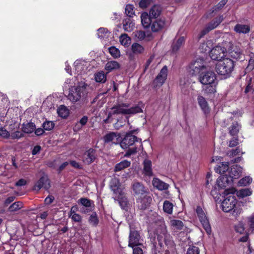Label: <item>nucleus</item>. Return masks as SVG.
Returning <instances> with one entry per match:
<instances>
[{
  "instance_id": "obj_1",
  "label": "nucleus",
  "mask_w": 254,
  "mask_h": 254,
  "mask_svg": "<svg viewBox=\"0 0 254 254\" xmlns=\"http://www.w3.org/2000/svg\"><path fill=\"white\" fill-rule=\"evenodd\" d=\"M88 93V85L85 82H79L77 86H71L69 88L67 98L72 103L83 101Z\"/></svg>"
},
{
  "instance_id": "obj_2",
  "label": "nucleus",
  "mask_w": 254,
  "mask_h": 254,
  "mask_svg": "<svg viewBox=\"0 0 254 254\" xmlns=\"http://www.w3.org/2000/svg\"><path fill=\"white\" fill-rule=\"evenodd\" d=\"M221 208L225 212H231L235 217H238L242 212L241 205L237 204L235 196L228 195L222 202Z\"/></svg>"
},
{
  "instance_id": "obj_3",
  "label": "nucleus",
  "mask_w": 254,
  "mask_h": 254,
  "mask_svg": "<svg viewBox=\"0 0 254 254\" xmlns=\"http://www.w3.org/2000/svg\"><path fill=\"white\" fill-rule=\"evenodd\" d=\"M129 107V105L127 103H118L111 108V109L112 110V112L109 113V117H112L113 115L115 114L132 115L142 112V110L138 106H135L131 108Z\"/></svg>"
},
{
  "instance_id": "obj_4",
  "label": "nucleus",
  "mask_w": 254,
  "mask_h": 254,
  "mask_svg": "<svg viewBox=\"0 0 254 254\" xmlns=\"http://www.w3.org/2000/svg\"><path fill=\"white\" fill-rule=\"evenodd\" d=\"M131 132L127 133L125 137L120 142L121 147L124 149H127L125 156L128 157L131 155L135 154L137 152V147H132L129 148V147L133 145L135 142H141V139H138L136 136L132 135Z\"/></svg>"
},
{
  "instance_id": "obj_5",
  "label": "nucleus",
  "mask_w": 254,
  "mask_h": 254,
  "mask_svg": "<svg viewBox=\"0 0 254 254\" xmlns=\"http://www.w3.org/2000/svg\"><path fill=\"white\" fill-rule=\"evenodd\" d=\"M234 62L227 58L218 61L216 64V71L218 74L222 75H228L233 70Z\"/></svg>"
},
{
  "instance_id": "obj_6",
  "label": "nucleus",
  "mask_w": 254,
  "mask_h": 254,
  "mask_svg": "<svg viewBox=\"0 0 254 254\" xmlns=\"http://www.w3.org/2000/svg\"><path fill=\"white\" fill-rule=\"evenodd\" d=\"M228 54L230 57L236 61H243L245 58L243 50L241 48V44L236 43L233 44L231 42L229 43L228 49Z\"/></svg>"
},
{
  "instance_id": "obj_7",
  "label": "nucleus",
  "mask_w": 254,
  "mask_h": 254,
  "mask_svg": "<svg viewBox=\"0 0 254 254\" xmlns=\"http://www.w3.org/2000/svg\"><path fill=\"white\" fill-rule=\"evenodd\" d=\"M157 239L161 247L163 243L167 245L171 243V236L164 224L160 225V228L157 230Z\"/></svg>"
},
{
  "instance_id": "obj_8",
  "label": "nucleus",
  "mask_w": 254,
  "mask_h": 254,
  "mask_svg": "<svg viewBox=\"0 0 254 254\" xmlns=\"http://www.w3.org/2000/svg\"><path fill=\"white\" fill-rule=\"evenodd\" d=\"M199 81L203 85L218 83L216 74L210 70L202 72L199 75Z\"/></svg>"
},
{
  "instance_id": "obj_9",
  "label": "nucleus",
  "mask_w": 254,
  "mask_h": 254,
  "mask_svg": "<svg viewBox=\"0 0 254 254\" xmlns=\"http://www.w3.org/2000/svg\"><path fill=\"white\" fill-rule=\"evenodd\" d=\"M196 212L204 229L207 234H210L211 232V226L202 208L197 206L196 209Z\"/></svg>"
},
{
  "instance_id": "obj_10",
  "label": "nucleus",
  "mask_w": 254,
  "mask_h": 254,
  "mask_svg": "<svg viewBox=\"0 0 254 254\" xmlns=\"http://www.w3.org/2000/svg\"><path fill=\"white\" fill-rule=\"evenodd\" d=\"M151 201L152 197L149 193L139 196L136 199L137 206L140 210H145L149 206Z\"/></svg>"
},
{
  "instance_id": "obj_11",
  "label": "nucleus",
  "mask_w": 254,
  "mask_h": 254,
  "mask_svg": "<svg viewBox=\"0 0 254 254\" xmlns=\"http://www.w3.org/2000/svg\"><path fill=\"white\" fill-rule=\"evenodd\" d=\"M226 51V49L224 47L216 46L210 51V57L213 60L221 61L225 56Z\"/></svg>"
},
{
  "instance_id": "obj_12",
  "label": "nucleus",
  "mask_w": 254,
  "mask_h": 254,
  "mask_svg": "<svg viewBox=\"0 0 254 254\" xmlns=\"http://www.w3.org/2000/svg\"><path fill=\"white\" fill-rule=\"evenodd\" d=\"M131 189L134 196H141L148 193L147 189L140 182L134 181L131 185Z\"/></svg>"
},
{
  "instance_id": "obj_13",
  "label": "nucleus",
  "mask_w": 254,
  "mask_h": 254,
  "mask_svg": "<svg viewBox=\"0 0 254 254\" xmlns=\"http://www.w3.org/2000/svg\"><path fill=\"white\" fill-rule=\"evenodd\" d=\"M167 76V68L164 66L161 70L160 73L154 80L153 84L154 86H160L165 82Z\"/></svg>"
},
{
  "instance_id": "obj_14",
  "label": "nucleus",
  "mask_w": 254,
  "mask_h": 254,
  "mask_svg": "<svg viewBox=\"0 0 254 254\" xmlns=\"http://www.w3.org/2000/svg\"><path fill=\"white\" fill-rule=\"evenodd\" d=\"M232 178L227 175L220 176L217 180V183L219 187L224 189L231 186L232 184Z\"/></svg>"
},
{
  "instance_id": "obj_15",
  "label": "nucleus",
  "mask_w": 254,
  "mask_h": 254,
  "mask_svg": "<svg viewBox=\"0 0 254 254\" xmlns=\"http://www.w3.org/2000/svg\"><path fill=\"white\" fill-rule=\"evenodd\" d=\"M42 188L46 190L50 188V181L47 176L42 177L34 185L33 190L39 191Z\"/></svg>"
},
{
  "instance_id": "obj_16",
  "label": "nucleus",
  "mask_w": 254,
  "mask_h": 254,
  "mask_svg": "<svg viewBox=\"0 0 254 254\" xmlns=\"http://www.w3.org/2000/svg\"><path fill=\"white\" fill-rule=\"evenodd\" d=\"M78 203L81 204L86 208H83L81 212L84 213H88L92 210L94 208V202L87 198H81L78 200Z\"/></svg>"
},
{
  "instance_id": "obj_17",
  "label": "nucleus",
  "mask_w": 254,
  "mask_h": 254,
  "mask_svg": "<svg viewBox=\"0 0 254 254\" xmlns=\"http://www.w3.org/2000/svg\"><path fill=\"white\" fill-rule=\"evenodd\" d=\"M129 238V247L133 248L141 244L140 242V235L137 231H130Z\"/></svg>"
},
{
  "instance_id": "obj_18",
  "label": "nucleus",
  "mask_w": 254,
  "mask_h": 254,
  "mask_svg": "<svg viewBox=\"0 0 254 254\" xmlns=\"http://www.w3.org/2000/svg\"><path fill=\"white\" fill-rule=\"evenodd\" d=\"M104 140L106 143L112 142L117 144L121 141V135L120 133L114 132H110L104 136Z\"/></svg>"
},
{
  "instance_id": "obj_19",
  "label": "nucleus",
  "mask_w": 254,
  "mask_h": 254,
  "mask_svg": "<svg viewBox=\"0 0 254 254\" xmlns=\"http://www.w3.org/2000/svg\"><path fill=\"white\" fill-rule=\"evenodd\" d=\"M96 157V150L92 148H90L84 153L83 161L87 164H90L95 161Z\"/></svg>"
},
{
  "instance_id": "obj_20",
  "label": "nucleus",
  "mask_w": 254,
  "mask_h": 254,
  "mask_svg": "<svg viewBox=\"0 0 254 254\" xmlns=\"http://www.w3.org/2000/svg\"><path fill=\"white\" fill-rule=\"evenodd\" d=\"M134 37L138 41H149L153 39V37L152 34L150 32H147L146 33L141 30H137L135 31L134 33Z\"/></svg>"
},
{
  "instance_id": "obj_21",
  "label": "nucleus",
  "mask_w": 254,
  "mask_h": 254,
  "mask_svg": "<svg viewBox=\"0 0 254 254\" xmlns=\"http://www.w3.org/2000/svg\"><path fill=\"white\" fill-rule=\"evenodd\" d=\"M165 21L162 19H153L150 28L152 32H158L164 27Z\"/></svg>"
},
{
  "instance_id": "obj_22",
  "label": "nucleus",
  "mask_w": 254,
  "mask_h": 254,
  "mask_svg": "<svg viewBox=\"0 0 254 254\" xmlns=\"http://www.w3.org/2000/svg\"><path fill=\"white\" fill-rule=\"evenodd\" d=\"M153 20V18L146 12H144L141 15V23L145 28L150 27Z\"/></svg>"
},
{
  "instance_id": "obj_23",
  "label": "nucleus",
  "mask_w": 254,
  "mask_h": 254,
  "mask_svg": "<svg viewBox=\"0 0 254 254\" xmlns=\"http://www.w3.org/2000/svg\"><path fill=\"white\" fill-rule=\"evenodd\" d=\"M152 185L154 188L160 190H167L169 187L168 184L157 178H154L153 179Z\"/></svg>"
},
{
  "instance_id": "obj_24",
  "label": "nucleus",
  "mask_w": 254,
  "mask_h": 254,
  "mask_svg": "<svg viewBox=\"0 0 254 254\" xmlns=\"http://www.w3.org/2000/svg\"><path fill=\"white\" fill-rule=\"evenodd\" d=\"M111 187L114 193L116 195V197L118 199L120 198V197H121L125 196L123 190L120 186L119 182L118 181L115 180V183L113 184V185H112Z\"/></svg>"
},
{
  "instance_id": "obj_25",
  "label": "nucleus",
  "mask_w": 254,
  "mask_h": 254,
  "mask_svg": "<svg viewBox=\"0 0 254 254\" xmlns=\"http://www.w3.org/2000/svg\"><path fill=\"white\" fill-rule=\"evenodd\" d=\"M111 187L114 193L116 195V197L118 199L120 198V197H121L125 196L123 190L120 186L119 182L118 181L115 180V183L113 184V185H112Z\"/></svg>"
},
{
  "instance_id": "obj_26",
  "label": "nucleus",
  "mask_w": 254,
  "mask_h": 254,
  "mask_svg": "<svg viewBox=\"0 0 254 254\" xmlns=\"http://www.w3.org/2000/svg\"><path fill=\"white\" fill-rule=\"evenodd\" d=\"M197 101L199 106L205 114L209 112L210 109L208 103L203 96H198L197 97Z\"/></svg>"
},
{
  "instance_id": "obj_27",
  "label": "nucleus",
  "mask_w": 254,
  "mask_h": 254,
  "mask_svg": "<svg viewBox=\"0 0 254 254\" xmlns=\"http://www.w3.org/2000/svg\"><path fill=\"white\" fill-rule=\"evenodd\" d=\"M234 30L239 34H247L250 31V27L248 25L237 24L235 26Z\"/></svg>"
},
{
  "instance_id": "obj_28",
  "label": "nucleus",
  "mask_w": 254,
  "mask_h": 254,
  "mask_svg": "<svg viewBox=\"0 0 254 254\" xmlns=\"http://www.w3.org/2000/svg\"><path fill=\"white\" fill-rule=\"evenodd\" d=\"M151 166V161L148 159H145L144 161L143 172L145 175L148 176H151L153 175Z\"/></svg>"
},
{
  "instance_id": "obj_29",
  "label": "nucleus",
  "mask_w": 254,
  "mask_h": 254,
  "mask_svg": "<svg viewBox=\"0 0 254 254\" xmlns=\"http://www.w3.org/2000/svg\"><path fill=\"white\" fill-rule=\"evenodd\" d=\"M120 68V64L115 61H111L107 63L105 69L110 72L113 70L118 69Z\"/></svg>"
},
{
  "instance_id": "obj_30",
  "label": "nucleus",
  "mask_w": 254,
  "mask_h": 254,
  "mask_svg": "<svg viewBox=\"0 0 254 254\" xmlns=\"http://www.w3.org/2000/svg\"><path fill=\"white\" fill-rule=\"evenodd\" d=\"M123 28L127 32L132 31L134 27V23L130 18H127L123 21Z\"/></svg>"
},
{
  "instance_id": "obj_31",
  "label": "nucleus",
  "mask_w": 254,
  "mask_h": 254,
  "mask_svg": "<svg viewBox=\"0 0 254 254\" xmlns=\"http://www.w3.org/2000/svg\"><path fill=\"white\" fill-rule=\"evenodd\" d=\"M230 173L232 179L238 178L242 173V168L237 165H234L231 167Z\"/></svg>"
},
{
  "instance_id": "obj_32",
  "label": "nucleus",
  "mask_w": 254,
  "mask_h": 254,
  "mask_svg": "<svg viewBox=\"0 0 254 254\" xmlns=\"http://www.w3.org/2000/svg\"><path fill=\"white\" fill-rule=\"evenodd\" d=\"M205 86L202 90L204 93L207 95H213L216 92V87L217 84H204Z\"/></svg>"
},
{
  "instance_id": "obj_33",
  "label": "nucleus",
  "mask_w": 254,
  "mask_h": 254,
  "mask_svg": "<svg viewBox=\"0 0 254 254\" xmlns=\"http://www.w3.org/2000/svg\"><path fill=\"white\" fill-rule=\"evenodd\" d=\"M162 8L159 5H153L149 10L150 16L153 19H156L161 13Z\"/></svg>"
},
{
  "instance_id": "obj_34",
  "label": "nucleus",
  "mask_w": 254,
  "mask_h": 254,
  "mask_svg": "<svg viewBox=\"0 0 254 254\" xmlns=\"http://www.w3.org/2000/svg\"><path fill=\"white\" fill-rule=\"evenodd\" d=\"M224 20V17L223 15H221L218 17L216 18L214 20H212L207 25V26L208 27L209 30L211 31L213 29L216 28L221 22L223 21Z\"/></svg>"
},
{
  "instance_id": "obj_35",
  "label": "nucleus",
  "mask_w": 254,
  "mask_h": 254,
  "mask_svg": "<svg viewBox=\"0 0 254 254\" xmlns=\"http://www.w3.org/2000/svg\"><path fill=\"white\" fill-rule=\"evenodd\" d=\"M241 126L237 122H234L229 128V133L232 136H236L238 133Z\"/></svg>"
},
{
  "instance_id": "obj_36",
  "label": "nucleus",
  "mask_w": 254,
  "mask_h": 254,
  "mask_svg": "<svg viewBox=\"0 0 254 254\" xmlns=\"http://www.w3.org/2000/svg\"><path fill=\"white\" fill-rule=\"evenodd\" d=\"M131 51L134 54H141L144 51V48L139 44L134 43L131 45Z\"/></svg>"
},
{
  "instance_id": "obj_37",
  "label": "nucleus",
  "mask_w": 254,
  "mask_h": 254,
  "mask_svg": "<svg viewBox=\"0 0 254 254\" xmlns=\"http://www.w3.org/2000/svg\"><path fill=\"white\" fill-rule=\"evenodd\" d=\"M95 79L96 82L104 83L106 81V75L103 71H100L94 74Z\"/></svg>"
},
{
  "instance_id": "obj_38",
  "label": "nucleus",
  "mask_w": 254,
  "mask_h": 254,
  "mask_svg": "<svg viewBox=\"0 0 254 254\" xmlns=\"http://www.w3.org/2000/svg\"><path fill=\"white\" fill-rule=\"evenodd\" d=\"M57 113L60 117L65 118L68 115L69 110L65 106L61 105L58 108Z\"/></svg>"
},
{
  "instance_id": "obj_39",
  "label": "nucleus",
  "mask_w": 254,
  "mask_h": 254,
  "mask_svg": "<svg viewBox=\"0 0 254 254\" xmlns=\"http://www.w3.org/2000/svg\"><path fill=\"white\" fill-rule=\"evenodd\" d=\"M36 127L34 123H29L23 125L22 131L26 133H30L35 129Z\"/></svg>"
},
{
  "instance_id": "obj_40",
  "label": "nucleus",
  "mask_w": 254,
  "mask_h": 254,
  "mask_svg": "<svg viewBox=\"0 0 254 254\" xmlns=\"http://www.w3.org/2000/svg\"><path fill=\"white\" fill-rule=\"evenodd\" d=\"M130 165V162L127 160H123L116 164L115 166V171H121L126 168L128 167Z\"/></svg>"
},
{
  "instance_id": "obj_41",
  "label": "nucleus",
  "mask_w": 254,
  "mask_h": 254,
  "mask_svg": "<svg viewBox=\"0 0 254 254\" xmlns=\"http://www.w3.org/2000/svg\"><path fill=\"white\" fill-rule=\"evenodd\" d=\"M120 42L122 45L128 47L130 44L131 39L127 34H123L120 37Z\"/></svg>"
},
{
  "instance_id": "obj_42",
  "label": "nucleus",
  "mask_w": 254,
  "mask_h": 254,
  "mask_svg": "<svg viewBox=\"0 0 254 254\" xmlns=\"http://www.w3.org/2000/svg\"><path fill=\"white\" fill-rule=\"evenodd\" d=\"M185 42V38L184 37H181L177 41L174 43L172 45V50L173 52H177L182 46Z\"/></svg>"
},
{
  "instance_id": "obj_43",
  "label": "nucleus",
  "mask_w": 254,
  "mask_h": 254,
  "mask_svg": "<svg viewBox=\"0 0 254 254\" xmlns=\"http://www.w3.org/2000/svg\"><path fill=\"white\" fill-rule=\"evenodd\" d=\"M23 207V204L20 201L15 202L12 203L8 208V210L10 212L17 211Z\"/></svg>"
},
{
  "instance_id": "obj_44",
  "label": "nucleus",
  "mask_w": 254,
  "mask_h": 254,
  "mask_svg": "<svg viewBox=\"0 0 254 254\" xmlns=\"http://www.w3.org/2000/svg\"><path fill=\"white\" fill-rule=\"evenodd\" d=\"M173 204L168 200H165L163 203V210L164 212L171 214L172 213Z\"/></svg>"
},
{
  "instance_id": "obj_45",
  "label": "nucleus",
  "mask_w": 254,
  "mask_h": 254,
  "mask_svg": "<svg viewBox=\"0 0 254 254\" xmlns=\"http://www.w3.org/2000/svg\"><path fill=\"white\" fill-rule=\"evenodd\" d=\"M171 225L174 227V229L177 230H181L183 229L184 224L183 222L179 220L173 219L170 221Z\"/></svg>"
},
{
  "instance_id": "obj_46",
  "label": "nucleus",
  "mask_w": 254,
  "mask_h": 254,
  "mask_svg": "<svg viewBox=\"0 0 254 254\" xmlns=\"http://www.w3.org/2000/svg\"><path fill=\"white\" fill-rule=\"evenodd\" d=\"M237 194L238 197L243 198L251 195L252 191L249 189H244L238 191Z\"/></svg>"
},
{
  "instance_id": "obj_47",
  "label": "nucleus",
  "mask_w": 254,
  "mask_h": 254,
  "mask_svg": "<svg viewBox=\"0 0 254 254\" xmlns=\"http://www.w3.org/2000/svg\"><path fill=\"white\" fill-rule=\"evenodd\" d=\"M109 32L106 28H100L98 30V37L101 39L107 38L109 37Z\"/></svg>"
},
{
  "instance_id": "obj_48",
  "label": "nucleus",
  "mask_w": 254,
  "mask_h": 254,
  "mask_svg": "<svg viewBox=\"0 0 254 254\" xmlns=\"http://www.w3.org/2000/svg\"><path fill=\"white\" fill-rule=\"evenodd\" d=\"M89 223L93 226H96L99 223V219L96 212H93L89 219Z\"/></svg>"
},
{
  "instance_id": "obj_49",
  "label": "nucleus",
  "mask_w": 254,
  "mask_h": 254,
  "mask_svg": "<svg viewBox=\"0 0 254 254\" xmlns=\"http://www.w3.org/2000/svg\"><path fill=\"white\" fill-rule=\"evenodd\" d=\"M109 51L110 54L114 58H118L120 57V50L115 47L112 46L109 48Z\"/></svg>"
},
{
  "instance_id": "obj_50",
  "label": "nucleus",
  "mask_w": 254,
  "mask_h": 254,
  "mask_svg": "<svg viewBox=\"0 0 254 254\" xmlns=\"http://www.w3.org/2000/svg\"><path fill=\"white\" fill-rule=\"evenodd\" d=\"M55 126V124L52 121H46L42 124L44 129L46 130H52Z\"/></svg>"
},
{
  "instance_id": "obj_51",
  "label": "nucleus",
  "mask_w": 254,
  "mask_h": 254,
  "mask_svg": "<svg viewBox=\"0 0 254 254\" xmlns=\"http://www.w3.org/2000/svg\"><path fill=\"white\" fill-rule=\"evenodd\" d=\"M229 169V163H227L226 164H222L221 166H219L216 169V172L219 174H223L225 173L227 171H228Z\"/></svg>"
},
{
  "instance_id": "obj_52",
  "label": "nucleus",
  "mask_w": 254,
  "mask_h": 254,
  "mask_svg": "<svg viewBox=\"0 0 254 254\" xmlns=\"http://www.w3.org/2000/svg\"><path fill=\"white\" fill-rule=\"evenodd\" d=\"M118 199L121 207L123 209H125L128 204V201L127 197H126V196L121 197H120V198H119Z\"/></svg>"
},
{
  "instance_id": "obj_53",
  "label": "nucleus",
  "mask_w": 254,
  "mask_h": 254,
  "mask_svg": "<svg viewBox=\"0 0 254 254\" xmlns=\"http://www.w3.org/2000/svg\"><path fill=\"white\" fill-rule=\"evenodd\" d=\"M252 181V179L250 177H246L245 178H243L241 179L239 182V184L240 186H247L249 184H250Z\"/></svg>"
},
{
  "instance_id": "obj_54",
  "label": "nucleus",
  "mask_w": 254,
  "mask_h": 254,
  "mask_svg": "<svg viewBox=\"0 0 254 254\" xmlns=\"http://www.w3.org/2000/svg\"><path fill=\"white\" fill-rule=\"evenodd\" d=\"M125 12L128 16L129 17H131L134 14L133 5L130 4L127 5L125 8Z\"/></svg>"
},
{
  "instance_id": "obj_55",
  "label": "nucleus",
  "mask_w": 254,
  "mask_h": 254,
  "mask_svg": "<svg viewBox=\"0 0 254 254\" xmlns=\"http://www.w3.org/2000/svg\"><path fill=\"white\" fill-rule=\"evenodd\" d=\"M186 254H199V249L197 247L190 246L188 248Z\"/></svg>"
},
{
  "instance_id": "obj_56",
  "label": "nucleus",
  "mask_w": 254,
  "mask_h": 254,
  "mask_svg": "<svg viewBox=\"0 0 254 254\" xmlns=\"http://www.w3.org/2000/svg\"><path fill=\"white\" fill-rule=\"evenodd\" d=\"M23 136V134L22 132L20 131H16L13 132H11V134H10L9 137H11V139H19L21 137Z\"/></svg>"
},
{
  "instance_id": "obj_57",
  "label": "nucleus",
  "mask_w": 254,
  "mask_h": 254,
  "mask_svg": "<svg viewBox=\"0 0 254 254\" xmlns=\"http://www.w3.org/2000/svg\"><path fill=\"white\" fill-rule=\"evenodd\" d=\"M254 68V57H251L248 64L246 68L247 72L252 71Z\"/></svg>"
},
{
  "instance_id": "obj_58",
  "label": "nucleus",
  "mask_w": 254,
  "mask_h": 254,
  "mask_svg": "<svg viewBox=\"0 0 254 254\" xmlns=\"http://www.w3.org/2000/svg\"><path fill=\"white\" fill-rule=\"evenodd\" d=\"M235 229L236 232L240 234H242L245 231L244 225L241 223H239L238 224L236 225Z\"/></svg>"
},
{
  "instance_id": "obj_59",
  "label": "nucleus",
  "mask_w": 254,
  "mask_h": 254,
  "mask_svg": "<svg viewBox=\"0 0 254 254\" xmlns=\"http://www.w3.org/2000/svg\"><path fill=\"white\" fill-rule=\"evenodd\" d=\"M228 2V0H221L214 7L215 9L213 10L218 11L221 9Z\"/></svg>"
},
{
  "instance_id": "obj_60",
  "label": "nucleus",
  "mask_w": 254,
  "mask_h": 254,
  "mask_svg": "<svg viewBox=\"0 0 254 254\" xmlns=\"http://www.w3.org/2000/svg\"><path fill=\"white\" fill-rule=\"evenodd\" d=\"M0 135L4 138H8L10 136V133L5 128L0 127Z\"/></svg>"
},
{
  "instance_id": "obj_61",
  "label": "nucleus",
  "mask_w": 254,
  "mask_h": 254,
  "mask_svg": "<svg viewBox=\"0 0 254 254\" xmlns=\"http://www.w3.org/2000/svg\"><path fill=\"white\" fill-rule=\"evenodd\" d=\"M211 30H209L208 27L206 26L205 28H204L198 34V39H200L201 38H202L205 35H206L207 33H208L209 31Z\"/></svg>"
},
{
  "instance_id": "obj_62",
  "label": "nucleus",
  "mask_w": 254,
  "mask_h": 254,
  "mask_svg": "<svg viewBox=\"0 0 254 254\" xmlns=\"http://www.w3.org/2000/svg\"><path fill=\"white\" fill-rule=\"evenodd\" d=\"M238 144V139L237 137H233L229 141V146L230 147H233Z\"/></svg>"
},
{
  "instance_id": "obj_63",
  "label": "nucleus",
  "mask_w": 254,
  "mask_h": 254,
  "mask_svg": "<svg viewBox=\"0 0 254 254\" xmlns=\"http://www.w3.org/2000/svg\"><path fill=\"white\" fill-rule=\"evenodd\" d=\"M150 1L151 0H141L139 3V5L141 8H146L150 4Z\"/></svg>"
},
{
  "instance_id": "obj_64",
  "label": "nucleus",
  "mask_w": 254,
  "mask_h": 254,
  "mask_svg": "<svg viewBox=\"0 0 254 254\" xmlns=\"http://www.w3.org/2000/svg\"><path fill=\"white\" fill-rule=\"evenodd\" d=\"M72 220H73L75 222H79L81 221L82 217L81 216L77 213H74L71 215V216H70Z\"/></svg>"
}]
</instances>
